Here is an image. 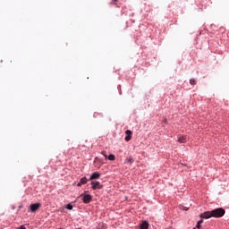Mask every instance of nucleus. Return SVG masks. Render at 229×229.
<instances>
[{
  "instance_id": "obj_11",
  "label": "nucleus",
  "mask_w": 229,
  "mask_h": 229,
  "mask_svg": "<svg viewBox=\"0 0 229 229\" xmlns=\"http://www.w3.org/2000/svg\"><path fill=\"white\" fill-rule=\"evenodd\" d=\"M107 158H108V160L114 161V160H115V156L114 154H110Z\"/></svg>"
},
{
  "instance_id": "obj_14",
  "label": "nucleus",
  "mask_w": 229,
  "mask_h": 229,
  "mask_svg": "<svg viewBox=\"0 0 229 229\" xmlns=\"http://www.w3.org/2000/svg\"><path fill=\"white\" fill-rule=\"evenodd\" d=\"M98 115H101V114L99 113H98V112H95L93 114V116L95 117V119H97Z\"/></svg>"
},
{
  "instance_id": "obj_9",
  "label": "nucleus",
  "mask_w": 229,
  "mask_h": 229,
  "mask_svg": "<svg viewBox=\"0 0 229 229\" xmlns=\"http://www.w3.org/2000/svg\"><path fill=\"white\" fill-rule=\"evenodd\" d=\"M148 228H149V224L147 221L142 222V224L140 226V229H148Z\"/></svg>"
},
{
  "instance_id": "obj_18",
  "label": "nucleus",
  "mask_w": 229,
  "mask_h": 229,
  "mask_svg": "<svg viewBox=\"0 0 229 229\" xmlns=\"http://www.w3.org/2000/svg\"><path fill=\"white\" fill-rule=\"evenodd\" d=\"M7 64L10 65V64H12V59H8Z\"/></svg>"
},
{
  "instance_id": "obj_13",
  "label": "nucleus",
  "mask_w": 229,
  "mask_h": 229,
  "mask_svg": "<svg viewBox=\"0 0 229 229\" xmlns=\"http://www.w3.org/2000/svg\"><path fill=\"white\" fill-rule=\"evenodd\" d=\"M66 208H67L68 210H72V205L68 204V205L66 206Z\"/></svg>"
},
{
  "instance_id": "obj_17",
  "label": "nucleus",
  "mask_w": 229,
  "mask_h": 229,
  "mask_svg": "<svg viewBox=\"0 0 229 229\" xmlns=\"http://www.w3.org/2000/svg\"><path fill=\"white\" fill-rule=\"evenodd\" d=\"M196 226H197L198 229H199L200 226H201V225H200L199 223H197V225H196Z\"/></svg>"
},
{
  "instance_id": "obj_10",
  "label": "nucleus",
  "mask_w": 229,
  "mask_h": 229,
  "mask_svg": "<svg viewBox=\"0 0 229 229\" xmlns=\"http://www.w3.org/2000/svg\"><path fill=\"white\" fill-rule=\"evenodd\" d=\"M134 160L133 157H130L125 160V163L127 164H133Z\"/></svg>"
},
{
  "instance_id": "obj_8",
  "label": "nucleus",
  "mask_w": 229,
  "mask_h": 229,
  "mask_svg": "<svg viewBox=\"0 0 229 229\" xmlns=\"http://www.w3.org/2000/svg\"><path fill=\"white\" fill-rule=\"evenodd\" d=\"M177 140L181 144H185V142H187V137L186 136H179Z\"/></svg>"
},
{
  "instance_id": "obj_15",
  "label": "nucleus",
  "mask_w": 229,
  "mask_h": 229,
  "mask_svg": "<svg viewBox=\"0 0 229 229\" xmlns=\"http://www.w3.org/2000/svg\"><path fill=\"white\" fill-rule=\"evenodd\" d=\"M102 155H104L105 158H108V156H106V151H102Z\"/></svg>"
},
{
  "instance_id": "obj_6",
  "label": "nucleus",
  "mask_w": 229,
  "mask_h": 229,
  "mask_svg": "<svg viewBox=\"0 0 229 229\" xmlns=\"http://www.w3.org/2000/svg\"><path fill=\"white\" fill-rule=\"evenodd\" d=\"M87 182H89V180L87 179V177H82L81 179V181L78 182V187H81V185H85L87 183Z\"/></svg>"
},
{
  "instance_id": "obj_1",
  "label": "nucleus",
  "mask_w": 229,
  "mask_h": 229,
  "mask_svg": "<svg viewBox=\"0 0 229 229\" xmlns=\"http://www.w3.org/2000/svg\"><path fill=\"white\" fill-rule=\"evenodd\" d=\"M226 211H225L223 208H218L211 211H206L200 214L199 217L201 219H210V217H223Z\"/></svg>"
},
{
  "instance_id": "obj_16",
  "label": "nucleus",
  "mask_w": 229,
  "mask_h": 229,
  "mask_svg": "<svg viewBox=\"0 0 229 229\" xmlns=\"http://www.w3.org/2000/svg\"><path fill=\"white\" fill-rule=\"evenodd\" d=\"M17 229H26V227L24 225H21L20 227H18Z\"/></svg>"
},
{
  "instance_id": "obj_20",
  "label": "nucleus",
  "mask_w": 229,
  "mask_h": 229,
  "mask_svg": "<svg viewBox=\"0 0 229 229\" xmlns=\"http://www.w3.org/2000/svg\"><path fill=\"white\" fill-rule=\"evenodd\" d=\"M113 3H117V0H113Z\"/></svg>"
},
{
  "instance_id": "obj_7",
  "label": "nucleus",
  "mask_w": 229,
  "mask_h": 229,
  "mask_svg": "<svg viewBox=\"0 0 229 229\" xmlns=\"http://www.w3.org/2000/svg\"><path fill=\"white\" fill-rule=\"evenodd\" d=\"M99 176H101V174L98 172H95L90 175L89 180H98Z\"/></svg>"
},
{
  "instance_id": "obj_4",
  "label": "nucleus",
  "mask_w": 229,
  "mask_h": 229,
  "mask_svg": "<svg viewBox=\"0 0 229 229\" xmlns=\"http://www.w3.org/2000/svg\"><path fill=\"white\" fill-rule=\"evenodd\" d=\"M41 204L40 203H34L30 206V212H36L40 208Z\"/></svg>"
},
{
  "instance_id": "obj_19",
  "label": "nucleus",
  "mask_w": 229,
  "mask_h": 229,
  "mask_svg": "<svg viewBox=\"0 0 229 229\" xmlns=\"http://www.w3.org/2000/svg\"><path fill=\"white\" fill-rule=\"evenodd\" d=\"M198 223H199V225H202L203 220H199Z\"/></svg>"
},
{
  "instance_id": "obj_12",
  "label": "nucleus",
  "mask_w": 229,
  "mask_h": 229,
  "mask_svg": "<svg viewBox=\"0 0 229 229\" xmlns=\"http://www.w3.org/2000/svg\"><path fill=\"white\" fill-rule=\"evenodd\" d=\"M191 85H196V81L194 79L190 80Z\"/></svg>"
},
{
  "instance_id": "obj_5",
  "label": "nucleus",
  "mask_w": 229,
  "mask_h": 229,
  "mask_svg": "<svg viewBox=\"0 0 229 229\" xmlns=\"http://www.w3.org/2000/svg\"><path fill=\"white\" fill-rule=\"evenodd\" d=\"M132 131H130V130H127V131H125V135H127L126 137H125V140H126V142H130V140H131V135H132Z\"/></svg>"
},
{
  "instance_id": "obj_2",
  "label": "nucleus",
  "mask_w": 229,
  "mask_h": 229,
  "mask_svg": "<svg viewBox=\"0 0 229 229\" xmlns=\"http://www.w3.org/2000/svg\"><path fill=\"white\" fill-rule=\"evenodd\" d=\"M81 198H82V201L83 203H90L92 201V196L89 195V194H81Z\"/></svg>"
},
{
  "instance_id": "obj_3",
  "label": "nucleus",
  "mask_w": 229,
  "mask_h": 229,
  "mask_svg": "<svg viewBox=\"0 0 229 229\" xmlns=\"http://www.w3.org/2000/svg\"><path fill=\"white\" fill-rule=\"evenodd\" d=\"M91 185L93 191H96L97 189H103V185L99 182H91Z\"/></svg>"
}]
</instances>
